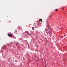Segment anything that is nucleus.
I'll return each instance as SVG.
<instances>
[{
  "label": "nucleus",
  "instance_id": "1",
  "mask_svg": "<svg viewBox=\"0 0 67 67\" xmlns=\"http://www.w3.org/2000/svg\"><path fill=\"white\" fill-rule=\"evenodd\" d=\"M48 27L46 28V32L48 34L50 33L51 32H52V31L51 30H49V29H48Z\"/></svg>",
  "mask_w": 67,
  "mask_h": 67
},
{
  "label": "nucleus",
  "instance_id": "2",
  "mask_svg": "<svg viewBox=\"0 0 67 67\" xmlns=\"http://www.w3.org/2000/svg\"><path fill=\"white\" fill-rule=\"evenodd\" d=\"M8 35L10 37H12V34H8Z\"/></svg>",
  "mask_w": 67,
  "mask_h": 67
},
{
  "label": "nucleus",
  "instance_id": "3",
  "mask_svg": "<svg viewBox=\"0 0 67 67\" xmlns=\"http://www.w3.org/2000/svg\"><path fill=\"white\" fill-rule=\"evenodd\" d=\"M42 19H39V21H41L42 22Z\"/></svg>",
  "mask_w": 67,
  "mask_h": 67
},
{
  "label": "nucleus",
  "instance_id": "4",
  "mask_svg": "<svg viewBox=\"0 0 67 67\" xmlns=\"http://www.w3.org/2000/svg\"><path fill=\"white\" fill-rule=\"evenodd\" d=\"M34 27H32V29L33 30H34Z\"/></svg>",
  "mask_w": 67,
  "mask_h": 67
},
{
  "label": "nucleus",
  "instance_id": "5",
  "mask_svg": "<svg viewBox=\"0 0 67 67\" xmlns=\"http://www.w3.org/2000/svg\"><path fill=\"white\" fill-rule=\"evenodd\" d=\"M55 10L56 11H58V10L57 9H56Z\"/></svg>",
  "mask_w": 67,
  "mask_h": 67
},
{
  "label": "nucleus",
  "instance_id": "6",
  "mask_svg": "<svg viewBox=\"0 0 67 67\" xmlns=\"http://www.w3.org/2000/svg\"><path fill=\"white\" fill-rule=\"evenodd\" d=\"M47 65V64H46L45 65V67H46V65Z\"/></svg>",
  "mask_w": 67,
  "mask_h": 67
},
{
  "label": "nucleus",
  "instance_id": "7",
  "mask_svg": "<svg viewBox=\"0 0 67 67\" xmlns=\"http://www.w3.org/2000/svg\"><path fill=\"white\" fill-rule=\"evenodd\" d=\"M18 44L17 43V44L16 45V46H17V45H18Z\"/></svg>",
  "mask_w": 67,
  "mask_h": 67
},
{
  "label": "nucleus",
  "instance_id": "8",
  "mask_svg": "<svg viewBox=\"0 0 67 67\" xmlns=\"http://www.w3.org/2000/svg\"><path fill=\"white\" fill-rule=\"evenodd\" d=\"M64 8H63V9H64Z\"/></svg>",
  "mask_w": 67,
  "mask_h": 67
},
{
  "label": "nucleus",
  "instance_id": "9",
  "mask_svg": "<svg viewBox=\"0 0 67 67\" xmlns=\"http://www.w3.org/2000/svg\"><path fill=\"white\" fill-rule=\"evenodd\" d=\"M28 34H29L28 33Z\"/></svg>",
  "mask_w": 67,
  "mask_h": 67
}]
</instances>
